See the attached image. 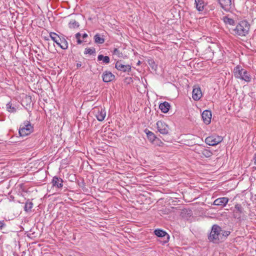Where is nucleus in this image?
Returning <instances> with one entry per match:
<instances>
[{"label": "nucleus", "mask_w": 256, "mask_h": 256, "mask_svg": "<svg viewBox=\"0 0 256 256\" xmlns=\"http://www.w3.org/2000/svg\"><path fill=\"white\" fill-rule=\"evenodd\" d=\"M234 74L235 78L249 82L251 80V76L250 74L242 66H237L234 69Z\"/></svg>", "instance_id": "2"}, {"label": "nucleus", "mask_w": 256, "mask_h": 256, "mask_svg": "<svg viewBox=\"0 0 256 256\" xmlns=\"http://www.w3.org/2000/svg\"><path fill=\"white\" fill-rule=\"evenodd\" d=\"M80 34L78 32L76 34V38L77 39V42L78 44H81L82 43V41L80 40Z\"/></svg>", "instance_id": "33"}, {"label": "nucleus", "mask_w": 256, "mask_h": 256, "mask_svg": "<svg viewBox=\"0 0 256 256\" xmlns=\"http://www.w3.org/2000/svg\"><path fill=\"white\" fill-rule=\"evenodd\" d=\"M116 68L118 70L122 71L123 72H128L131 70V66L129 64L124 65L122 64L120 62H117L115 66Z\"/></svg>", "instance_id": "11"}, {"label": "nucleus", "mask_w": 256, "mask_h": 256, "mask_svg": "<svg viewBox=\"0 0 256 256\" xmlns=\"http://www.w3.org/2000/svg\"><path fill=\"white\" fill-rule=\"evenodd\" d=\"M79 26V24L74 20H71L68 23V27L72 29L78 28Z\"/></svg>", "instance_id": "24"}, {"label": "nucleus", "mask_w": 256, "mask_h": 256, "mask_svg": "<svg viewBox=\"0 0 256 256\" xmlns=\"http://www.w3.org/2000/svg\"><path fill=\"white\" fill-rule=\"evenodd\" d=\"M94 40L96 44H102L104 42V38L100 34H97L94 36Z\"/></svg>", "instance_id": "22"}, {"label": "nucleus", "mask_w": 256, "mask_h": 256, "mask_svg": "<svg viewBox=\"0 0 256 256\" xmlns=\"http://www.w3.org/2000/svg\"><path fill=\"white\" fill-rule=\"evenodd\" d=\"M230 234V232L226 231L221 228V235H222V240H223Z\"/></svg>", "instance_id": "28"}, {"label": "nucleus", "mask_w": 256, "mask_h": 256, "mask_svg": "<svg viewBox=\"0 0 256 256\" xmlns=\"http://www.w3.org/2000/svg\"><path fill=\"white\" fill-rule=\"evenodd\" d=\"M88 37V34H84L83 35H82V38H86Z\"/></svg>", "instance_id": "36"}, {"label": "nucleus", "mask_w": 256, "mask_h": 256, "mask_svg": "<svg viewBox=\"0 0 256 256\" xmlns=\"http://www.w3.org/2000/svg\"><path fill=\"white\" fill-rule=\"evenodd\" d=\"M32 207V202L30 201H27L25 204L24 210L26 212L30 211Z\"/></svg>", "instance_id": "25"}, {"label": "nucleus", "mask_w": 256, "mask_h": 256, "mask_svg": "<svg viewBox=\"0 0 256 256\" xmlns=\"http://www.w3.org/2000/svg\"><path fill=\"white\" fill-rule=\"evenodd\" d=\"M255 154H256V153Z\"/></svg>", "instance_id": "39"}, {"label": "nucleus", "mask_w": 256, "mask_h": 256, "mask_svg": "<svg viewBox=\"0 0 256 256\" xmlns=\"http://www.w3.org/2000/svg\"><path fill=\"white\" fill-rule=\"evenodd\" d=\"M234 218L240 220H241V216H242L241 214L242 213L237 212H234Z\"/></svg>", "instance_id": "32"}, {"label": "nucleus", "mask_w": 256, "mask_h": 256, "mask_svg": "<svg viewBox=\"0 0 256 256\" xmlns=\"http://www.w3.org/2000/svg\"><path fill=\"white\" fill-rule=\"evenodd\" d=\"M221 7L226 11H229L232 7V0H218Z\"/></svg>", "instance_id": "9"}, {"label": "nucleus", "mask_w": 256, "mask_h": 256, "mask_svg": "<svg viewBox=\"0 0 256 256\" xmlns=\"http://www.w3.org/2000/svg\"><path fill=\"white\" fill-rule=\"evenodd\" d=\"M198 154H200L201 157H204V158H210L212 154V152H210V150L206 149V148H202L200 150Z\"/></svg>", "instance_id": "17"}, {"label": "nucleus", "mask_w": 256, "mask_h": 256, "mask_svg": "<svg viewBox=\"0 0 256 256\" xmlns=\"http://www.w3.org/2000/svg\"><path fill=\"white\" fill-rule=\"evenodd\" d=\"M95 52V50L94 49L92 48H86L84 50L85 54H92Z\"/></svg>", "instance_id": "31"}, {"label": "nucleus", "mask_w": 256, "mask_h": 256, "mask_svg": "<svg viewBox=\"0 0 256 256\" xmlns=\"http://www.w3.org/2000/svg\"><path fill=\"white\" fill-rule=\"evenodd\" d=\"M222 140V136L216 135H212L207 137L205 140V142L210 146H214L220 143Z\"/></svg>", "instance_id": "5"}, {"label": "nucleus", "mask_w": 256, "mask_h": 256, "mask_svg": "<svg viewBox=\"0 0 256 256\" xmlns=\"http://www.w3.org/2000/svg\"><path fill=\"white\" fill-rule=\"evenodd\" d=\"M202 96V92L200 88L194 87L192 90V98L194 100H199Z\"/></svg>", "instance_id": "14"}, {"label": "nucleus", "mask_w": 256, "mask_h": 256, "mask_svg": "<svg viewBox=\"0 0 256 256\" xmlns=\"http://www.w3.org/2000/svg\"><path fill=\"white\" fill-rule=\"evenodd\" d=\"M202 117L204 122L206 124H210L212 120L211 112L208 110H204L202 114Z\"/></svg>", "instance_id": "10"}, {"label": "nucleus", "mask_w": 256, "mask_h": 256, "mask_svg": "<svg viewBox=\"0 0 256 256\" xmlns=\"http://www.w3.org/2000/svg\"><path fill=\"white\" fill-rule=\"evenodd\" d=\"M250 24L245 20L240 22L235 27L231 28V33L236 36H245L248 34Z\"/></svg>", "instance_id": "1"}, {"label": "nucleus", "mask_w": 256, "mask_h": 256, "mask_svg": "<svg viewBox=\"0 0 256 256\" xmlns=\"http://www.w3.org/2000/svg\"><path fill=\"white\" fill-rule=\"evenodd\" d=\"M254 164L256 165V154H254Z\"/></svg>", "instance_id": "35"}, {"label": "nucleus", "mask_w": 256, "mask_h": 256, "mask_svg": "<svg viewBox=\"0 0 256 256\" xmlns=\"http://www.w3.org/2000/svg\"><path fill=\"white\" fill-rule=\"evenodd\" d=\"M146 135H147V136H148V138L151 142H153L155 140L156 136H155V135L152 132L148 130V132H146Z\"/></svg>", "instance_id": "27"}, {"label": "nucleus", "mask_w": 256, "mask_h": 256, "mask_svg": "<svg viewBox=\"0 0 256 256\" xmlns=\"http://www.w3.org/2000/svg\"><path fill=\"white\" fill-rule=\"evenodd\" d=\"M234 212L242 213V208L240 204H237L235 205Z\"/></svg>", "instance_id": "30"}, {"label": "nucleus", "mask_w": 256, "mask_h": 256, "mask_svg": "<svg viewBox=\"0 0 256 256\" xmlns=\"http://www.w3.org/2000/svg\"><path fill=\"white\" fill-rule=\"evenodd\" d=\"M50 38H52V40L57 45H60V37L55 32H51L50 34Z\"/></svg>", "instance_id": "21"}, {"label": "nucleus", "mask_w": 256, "mask_h": 256, "mask_svg": "<svg viewBox=\"0 0 256 256\" xmlns=\"http://www.w3.org/2000/svg\"><path fill=\"white\" fill-rule=\"evenodd\" d=\"M81 66V64H78V66Z\"/></svg>", "instance_id": "38"}, {"label": "nucleus", "mask_w": 256, "mask_h": 256, "mask_svg": "<svg viewBox=\"0 0 256 256\" xmlns=\"http://www.w3.org/2000/svg\"><path fill=\"white\" fill-rule=\"evenodd\" d=\"M33 132V126L28 121H25L20 125L19 134L21 136H26Z\"/></svg>", "instance_id": "4"}, {"label": "nucleus", "mask_w": 256, "mask_h": 256, "mask_svg": "<svg viewBox=\"0 0 256 256\" xmlns=\"http://www.w3.org/2000/svg\"><path fill=\"white\" fill-rule=\"evenodd\" d=\"M98 61H102L106 64L110 62V58L108 56H104L102 54H99L98 56Z\"/></svg>", "instance_id": "23"}, {"label": "nucleus", "mask_w": 256, "mask_h": 256, "mask_svg": "<svg viewBox=\"0 0 256 256\" xmlns=\"http://www.w3.org/2000/svg\"><path fill=\"white\" fill-rule=\"evenodd\" d=\"M196 8L198 12H202L206 6L204 0H195Z\"/></svg>", "instance_id": "16"}, {"label": "nucleus", "mask_w": 256, "mask_h": 256, "mask_svg": "<svg viewBox=\"0 0 256 256\" xmlns=\"http://www.w3.org/2000/svg\"><path fill=\"white\" fill-rule=\"evenodd\" d=\"M60 45H58L62 50H66L68 48V42L64 38H60Z\"/></svg>", "instance_id": "20"}, {"label": "nucleus", "mask_w": 256, "mask_h": 256, "mask_svg": "<svg viewBox=\"0 0 256 256\" xmlns=\"http://www.w3.org/2000/svg\"><path fill=\"white\" fill-rule=\"evenodd\" d=\"M118 52V50L116 48H115L114 50V53L116 54Z\"/></svg>", "instance_id": "37"}, {"label": "nucleus", "mask_w": 256, "mask_h": 256, "mask_svg": "<svg viewBox=\"0 0 256 256\" xmlns=\"http://www.w3.org/2000/svg\"><path fill=\"white\" fill-rule=\"evenodd\" d=\"M154 234L158 236V237L161 238L162 240H160V242L162 244H165L167 243L170 239L169 235L164 230H156L154 232Z\"/></svg>", "instance_id": "6"}, {"label": "nucleus", "mask_w": 256, "mask_h": 256, "mask_svg": "<svg viewBox=\"0 0 256 256\" xmlns=\"http://www.w3.org/2000/svg\"><path fill=\"white\" fill-rule=\"evenodd\" d=\"M6 226V224L4 220L0 221V230Z\"/></svg>", "instance_id": "34"}, {"label": "nucleus", "mask_w": 256, "mask_h": 256, "mask_svg": "<svg viewBox=\"0 0 256 256\" xmlns=\"http://www.w3.org/2000/svg\"><path fill=\"white\" fill-rule=\"evenodd\" d=\"M222 20L226 25H230L231 26H234V25L235 22L234 20L230 18L228 16H224L222 18Z\"/></svg>", "instance_id": "19"}, {"label": "nucleus", "mask_w": 256, "mask_h": 256, "mask_svg": "<svg viewBox=\"0 0 256 256\" xmlns=\"http://www.w3.org/2000/svg\"><path fill=\"white\" fill-rule=\"evenodd\" d=\"M52 182L53 186L58 188H62L63 186V180L57 176L53 178Z\"/></svg>", "instance_id": "15"}, {"label": "nucleus", "mask_w": 256, "mask_h": 256, "mask_svg": "<svg viewBox=\"0 0 256 256\" xmlns=\"http://www.w3.org/2000/svg\"><path fill=\"white\" fill-rule=\"evenodd\" d=\"M94 115L97 120L100 121H102L106 116V112L104 108L102 107L96 108L94 110Z\"/></svg>", "instance_id": "7"}, {"label": "nucleus", "mask_w": 256, "mask_h": 256, "mask_svg": "<svg viewBox=\"0 0 256 256\" xmlns=\"http://www.w3.org/2000/svg\"><path fill=\"white\" fill-rule=\"evenodd\" d=\"M148 64L150 66L151 68L156 70L157 68V66L155 64V62L152 60H150L148 61Z\"/></svg>", "instance_id": "29"}, {"label": "nucleus", "mask_w": 256, "mask_h": 256, "mask_svg": "<svg viewBox=\"0 0 256 256\" xmlns=\"http://www.w3.org/2000/svg\"><path fill=\"white\" fill-rule=\"evenodd\" d=\"M159 108L162 112L166 113L170 110V105L168 102H164L160 104Z\"/></svg>", "instance_id": "18"}, {"label": "nucleus", "mask_w": 256, "mask_h": 256, "mask_svg": "<svg viewBox=\"0 0 256 256\" xmlns=\"http://www.w3.org/2000/svg\"><path fill=\"white\" fill-rule=\"evenodd\" d=\"M156 126L158 131L162 134H166L168 133L169 128L168 126L163 121L160 120L156 122Z\"/></svg>", "instance_id": "8"}, {"label": "nucleus", "mask_w": 256, "mask_h": 256, "mask_svg": "<svg viewBox=\"0 0 256 256\" xmlns=\"http://www.w3.org/2000/svg\"><path fill=\"white\" fill-rule=\"evenodd\" d=\"M228 198L226 197H222L216 199L213 203L214 205L224 206L228 202Z\"/></svg>", "instance_id": "13"}, {"label": "nucleus", "mask_w": 256, "mask_h": 256, "mask_svg": "<svg viewBox=\"0 0 256 256\" xmlns=\"http://www.w3.org/2000/svg\"><path fill=\"white\" fill-rule=\"evenodd\" d=\"M6 108L9 112H14L16 111V108L12 106L10 102L6 104Z\"/></svg>", "instance_id": "26"}, {"label": "nucleus", "mask_w": 256, "mask_h": 256, "mask_svg": "<svg viewBox=\"0 0 256 256\" xmlns=\"http://www.w3.org/2000/svg\"><path fill=\"white\" fill-rule=\"evenodd\" d=\"M222 235H221V228L218 225H214L208 236V240L213 242L218 243L222 240Z\"/></svg>", "instance_id": "3"}, {"label": "nucleus", "mask_w": 256, "mask_h": 256, "mask_svg": "<svg viewBox=\"0 0 256 256\" xmlns=\"http://www.w3.org/2000/svg\"><path fill=\"white\" fill-rule=\"evenodd\" d=\"M102 78L104 82H108L113 80L115 78V76L111 72L105 71L102 74Z\"/></svg>", "instance_id": "12"}]
</instances>
